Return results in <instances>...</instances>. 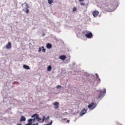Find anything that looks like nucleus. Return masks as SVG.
Segmentation results:
<instances>
[{"label": "nucleus", "instance_id": "obj_15", "mask_svg": "<svg viewBox=\"0 0 125 125\" xmlns=\"http://www.w3.org/2000/svg\"><path fill=\"white\" fill-rule=\"evenodd\" d=\"M52 69V67H51V66L49 65V66L47 67V71H50Z\"/></svg>", "mask_w": 125, "mask_h": 125}, {"label": "nucleus", "instance_id": "obj_18", "mask_svg": "<svg viewBox=\"0 0 125 125\" xmlns=\"http://www.w3.org/2000/svg\"><path fill=\"white\" fill-rule=\"evenodd\" d=\"M76 10H77V8L74 7L73 8V11H76Z\"/></svg>", "mask_w": 125, "mask_h": 125}, {"label": "nucleus", "instance_id": "obj_13", "mask_svg": "<svg viewBox=\"0 0 125 125\" xmlns=\"http://www.w3.org/2000/svg\"><path fill=\"white\" fill-rule=\"evenodd\" d=\"M26 118L24 116H21L20 122H25Z\"/></svg>", "mask_w": 125, "mask_h": 125}, {"label": "nucleus", "instance_id": "obj_16", "mask_svg": "<svg viewBox=\"0 0 125 125\" xmlns=\"http://www.w3.org/2000/svg\"><path fill=\"white\" fill-rule=\"evenodd\" d=\"M48 2L49 4H51L53 2V0H48Z\"/></svg>", "mask_w": 125, "mask_h": 125}, {"label": "nucleus", "instance_id": "obj_17", "mask_svg": "<svg viewBox=\"0 0 125 125\" xmlns=\"http://www.w3.org/2000/svg\"><path fill=\"white\" fill-rule=\"evenodd\" d=\"M42 51L43 52H45V49H44V47L42 46Z\"/></svg>", "mask_w": 125, "mask_h": 125}, {"label": "nucleus", "instance_id": "obj_26", "mask_svg": "<svg viewBox=\"0 0 125 125\" xmlns=\"http://www.w3.org/2000/svg\"><path fill=\"white\" fill-rule=\"evenodd\" d=\"M47 120H49V116H48V117H47Z\"/></svg>", "mask_w": 125, "mask_h": 125}, {"label": "nucleus", "instance_id": "obj_8", "mask_svg": "<svg viewBox=\"0 0 125 125\" xmlns=\"http://www.w3.org/2000/svg\"><path fill=\"white\" fill-rule=\"evenodd\" d=\"M85 113H86V110H85V109L84 108L80 113V116H83V115H84Z\"/></svg>", "mask_w": 125, "mask_h": 125}, {"label": "nucleus", "instance_id": "obj_9", "mask_svg": "<svg viewBox=\"0 0 125 125\" xmlns=\"http://www.w3.org/2000/svg\"><path fill=\"white\" fill-rule=\"evenodd\" d=\"M6 48H7V49H10L11 48V42H8V44L6 45Z\"/></svg>", "mask_w": 125, "mask_h": 125}, {"label": "nucleus", "instance_id": "obj_11", "mask_svg": "<svg viewBox=\"0 0 125 125\" xmlns=\"http://www.w3.org/2000/svg\"><path fill=\"white\" fill-rule=\"evenodd\" d=\"M23 68H24V69H25V70H30V66L26 64L23 65Z\"/></svg>", "mask_w": 125, "mask_h": 125}, {"label": "nucleus", "instance_id": "obj_20", "mask_svg": "<svg viewBox=\"0 0 125 125\" xmlns=\"http://www.w3.org/2000/svg\"><path fill=\"white\" fill-rule=\"evenodd\" d=\"M96 77L97 78L98 80L99 81V82H100V79H99V78H98V75L97 74H96Z\"/></svg>", "mask_w": 125, "mask_h": 125}, {"label": "nucleus", "instance_id": "obj_23", "mask_svg": "<svg viewBox=\"0 0 125 125\" xmlns=\"http://www.w3.org/2000/svg\"><path fill=\"white\" fill-rule=\"evenodd\" d=\"M80 5H84V4L83 2L80 3Z\"/></svg>", "mask_w": 125, "mask_h": 125}, {"label": "nucleus", "instance_id": "obj_4", "mask_svg": "<svg viewBox=\"0 0 125 125\" xmlns=\"http://www.w3.org/2000/svg\"><path fill=\"white\" fill-rule=\"evenodd\" d=\"M88 107L89 109H91V110H92L96 107V105L95 104H94V102H92L91 104L88 105Z\"/></svg>", "mask_w": 125, "mask_h": 125}, {"label": "nucleus", "instance_id": "obj_7", "mask_svg": "<svg viewBox=\"0 0 125 125\" xmlns=\"http://www.w3.org/2000/svg\"><path fill=\"white\" fill-rule=\"evenodd\" d=\"M53 105L55 106V109H57L59 108V102H55L53 104Z\"/></svg>", "mask_w": 125, "mask_h": 125}, {"label": "nucleus", "instance_id": "obj_3", "mask_svg": "<svg viewBox=\"0 0 125 125\" xmlns=\"http://www.w3.org/2000/svg\"><path fill=\"white\" fill-rule=\"evenodd\" d=\"M24 4H25V7L26 8L23 9L22 10L23 11H24V12H25V13H26V14H28V13H29V12H30V11L29 10V4H28V3L25 2Z\"/></svg>", "mask_w": 125, "mask_h": 125}, {"label": "nucleus", "instance_id": "obj_25", "mask_svg": "<svg viewBox=\"0 0 125 125\" xmlns=\"http://www.w3.org/2000/svg\"><path fill=\"white\" fill-rule=\"evenodd\" d=\"M106 93V89H104V93Z\"/></svg>", "mask_w": 125, "mask_h": 125}, {"label": "nucleus", "instance_id": "obj_30", "mask_svg": "<svg viewBox=\"0 0 125 125\" xmlns=\"http://www.w3.org/2000/svg\"><path fill=\"white\" fill-rule=\"evenodd\" d=\"M122 125V124H119V125Z\"/></svg>", "mask_w": 125, "mask_h": 125}, {"label": "nucleus", "instance_id": "obj_21", "mask_svg": "<svg viewBox=\"0 0 125 125\" xmlns=\"http://www.w3.org/2000/svg\"><path fill=\"white\" fill-rule=\"evenodd\" d=\"M57 88H61V86L59 85H57Z\"/></svg>", "mask_w": 125, "mask_h": 125}, {"label": "nucleus", "instance_id": "obj_22", "mask_svg": "<svg viewBox=\"0 0 125 125\" xmlns=\"http://www.w3.org/2000/svg\"><path fill=\"white\" fill-rule=\"evenodd\" d=\"M52 125V121H51L49 124H47V125Z\"/></svg>", "mask_w": 125, "mask_h": 125}, {"label": "nucleus", "instance_id": "obj_2", "mask_svg": "<svg viewBox=\"0 0 125 125\" xmlns=\"http://www.w3.org/2000/svg\"><path fill=\"white\" fill-rule=\"evenodd\" d=\"M83 35H84L85 37L86 38H87V39H91L92 37H93V35H92V33L91 32H89L87 31H84L82 32Z\"/></svg>", "mask_w": 125, "mask_h": 125}, {"label": "nucleus", "instance_id": "obj_5", "mask_svg": "<svg viewBox=\"0 0 125 125\" xmlns=\"http://www.w3.org/2000/svg\"><path fill=\"white\" fill-rule=\"evenodd\" d=\"M98 14H99V11L97 10L94 11L92 12V15L95 18H96L98 16Z\"/></svg>", "mask_w": 125, "mask_h": 125}, {"label": "nucleus", "instance_id": "obj_1", "mask_svg": "<svg viewBox=\"0 0 125 125\" xmlns=\"http://www.w3.org/2000/svg\"><path fill=\"white\" fill-rule=\"evenodd\" d=\"M31 118H34V119H32V122L33 123H35L36 122V120L39 122L40 123H43L44 121L45 120V117L43 116L42 120V119L40 118V116L37 114H34Z\"/></svg>", "mask_w": 125, "mask_h": 125}, {"label": "nucleus", "instance_id": "obj_29", "mask_svg": "<svg viewBox=\"0 0 125 125\" xmlns=\"http://www.w3.org/2000/svg\"><path fill=\"white\" fill-rule=\"evenodd\" d=\"M108 7V6H107V5L105 6V7Z\"/></svg>", "mask_w": 125, "mask_h": 125}, {"label": "nucleus", "instance_id": "obj_6", "mask_svg": "<svg viewBox=\"0 0 125 125\" xmlns=\"http://www.w3.org/2000/svg\"><path fill=\"white\" fill-rule=\"evenodd\" d=\"M98 92L99 93L98 96V99H99V98H101V97H102V94H103V91L99 90Z\"/></svg>", "mask_w": 125, "mask_h": 125}, {"label": "nucleus", "instance_id": "obj_24", "mask_svg": "<svg viewBox=\"0 0 125 125\" xmlns=\"http://www.w3.org/2000/svg\"><path fill=\"white\" fill-rule=\"evenodd\" d=\"M79 1H80V2H81V1H83V0H79Z\"/></svg>", "mask_w": 125, "mask_h": 125}, {"label": "nucleus", "instance_id": "obj_14", "mask_svg": "<svg viewBox=\"0 0 125 125\" xmlns=\"http://www.w3.org/2000/svg\"><path fill=\"white\" fill-rule=\"evenodd\" d=\"M46 47H47V48L49 49L51 48V47H52V45H51V44H50V43H47L46 44Z\"/></svg>", "mask_w": 125, "mask_h": 125}, {"label": "nucleus", "instance_id": "obj_28", "mask_svg": "<svg viewBox=\"0 0 125 125\" xmlns=\"http://www.w3.org/2000/svg\"><path fill=\"white\" fill-rule=\"evenodd\" d=\"M69 122H70V120H67V123H69Z\"/></svg>", "mask_w": 125, "mask_h": 125}, {"label": "nucleus", "instance_id": "obj_31", "mask_svg": "<svg viewBox=\"0 0 125 125\" xmlns=\"http://www.w3.org/2000/svg\"><path fill=\"white\" fill-rule=\"evenodd\" d=\"M43 36H44V34H43Z\"/></svg>", "mask_w": 125, "mask_h": 125}, {"label": "nucleus", "instance_id": "obj_27", "mask_svg": "<svg viewBox=\"0 0 125 125\" xmlns=\"http://www.w3.org/2000/svg\"><path fill=\"white\" fill-rule=\"evenodd\" d=\"M17 125H22L21 124H18Z\"/></svg>", "mask_w": 125, "mask_h": 125}, {"label": "nucleus", "instance_id": "obj_19", "mask_svg": "<svg viewBox=\"0 0 125 125\" xmlns=\"http://www.w3.org/2000/svg\"><path fill=\"white\" fill-rule=\"evenodd\" d=\"M38 51H39V52H41L42 51V48L41 47H39V48Z\"/></svg>", "mask_w": 125, "mask_h": 125}, {"label": "nucleus", "instance_id": "obj_12", "mask_svg": "<svg viewBox=\"0 0 125 125\" xmlns=\"http://www.w3.org/2000/svg\"><path fill=\"white\" fill-rule=\"evenodd\" d=\"M60 59H61V60H65V59H66V56L62 55L60 56Z\"/></svg>", "mask_w": 125, "mask_h": 125}, {"label": "nucleus", "instance_id": "obj_10", "mask_svg": "<svg viewBox=\"0 0 125 125\" xmlns=\"http://www.w3.org/2000/svg\"><path fill=\"white\" fill-rule=\"evenodd\" d=\"M32 121H33L32 120V119H30L28 120V123L29 125H39V124H38V123H36L35 124H32V123H33Z\"/></svg>", "mask_w": 125, "mask_h": 125}]
</instances>
